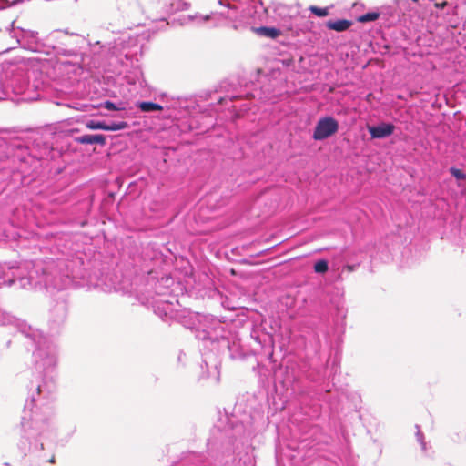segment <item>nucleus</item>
Here are the masks:
<instances>
[{"mask_svg":"<svg viewBox=\"0 0 466 466\" xmlns=\"http://www.w3.org/2000/svg\"><path fill=\"white\" fill-rule=\"evenodd\" d=\"M339 130V122L331 116L319 118L315 126L312 137L316 141L327 139Z\"/></svg>","mask_w":466,"mask_h":466,"instance_id":"1a4fd4ad","label":"nucleus"},{"mask_svg":"<svg viewBox=\"0 0 466 466\" xmlns=\"http://www.w3.org/2000/svg\"><path fill=\"white\" fill-rule=\"evenodd\" d=\"M411 1L414 2V3L418 2V0H411Z\"/></svg>","mask_w":466,"mask_h":466,"instance_id":"f704fd0d","label":"nucleus"},{"mask_svg":"<svg viewBox=\"0 0 466 466\" xmlns=\"http://www.w3.org/2000/svg\"><path fill=\"white\" fill-rule=\"evenodd\" d=\"M178 466H212L208 461L203 459L200 454H189L183 459Z\"/></svg>","mask_w":466,"mask_h":466,"instance_id":"4468645a","label":"nucleus"},{"mask_svg":"<svg viewBox=\"0 0 466 466\" xmlns=\"http://www.w3.org/2000/svg\"><path fill=\"white\" fill-rule=\"evenodd\" d=\"M104 108L107 109V110H120V108L118 106H116V105L112 102V101H106L104 103Z\"/></svg>","mask_w":466,"mask_h":466,"instance_id":"c85d7f7f","label":"nucleus"},{"mask_svg":"<svg viewBox=\"0 0 466 466\" xmlns=\"http://www.w3.org/2000/svg\"><path fill=\"white\" fill-rule=\"evenodd\" d=\"M128 127V124L126 121H112L106 123L105 131H119Z\"/></svg>","mask_w":466,"mask_h":466,"instance_id":"412c9836","label":"nucleus"},{"mask_svg":"<svg viewBox=\"0 0 466 466\" xmlns=\"http://www.w3.org/2000/svg\"><path fill=\"white\" fill-rule=\"evenodd\" d=\"M174 320L179 322L187 329H203V332L207 334L203 339H214L212 332L209 329L215 330L216 327L220 328L219 321L213 316L200 315L186 308L179 309Z\"/></svg>","mask_w":466,"mask_h":466,"instance_id":"20e7f679","label":"nucleus"},{"mask_svg":"<svg viewBox=\"0 0 466 466\" xmlns=\"http://www.w3.org/2000/svg\"><path fill=\"white\" fill-rule=\"evenodd\" d=\"M21 1H22V0H15V1H14V3H13V5H15V4H17V3H20Z\"/></svg>","mask_w":466,"mask_h":466,"instance_id":"473e14b6","label":"nucleus"},{"mask_svg":"<svg viewBox=\"0 0 466 466\" xmlns=\"http://www.w3.org/2000/svg\"><path fill=\"white\" fill-rule=\"evenodd\" d=\"M449 172L452 177H454L458 181H465L466 180V173L459 169L455 167H451Z\"/></svg>","mask_w":466,"mask_h":466,"instance_id":"b1692460","label":"nucleus"},{"mask_svg":"<svg viewBox=\"0 0 466 466\" xmlns=\"http://www.w3.org/2000/svg\"><path fill=\"white\" fill-rule=\"evenodd\" d=\"M136 107L143 113H152L163 110V106L161 105L151 101H138L136 103Z\"/></svg>","mask_w":466,"mask_h":466,"instance_id":"dca6fc26","label":"nucleus"},{"mask_svg":"<svg viewBox=\"0 0 466 466\" xmlns=\"http://www.w3.org/2000/svg\"><path fill=\"white\" fill-rule=\"evenodd\" d=\"M329 270V262L326 259H319L314 264V271L319 274H325Z\"/></svg>","mask_w":466,"mask_h":466,"instance_id":"5701e85b","label":"nucleus"},{"mask_svg":"<svg viewBox=\"0 0 466 466\" xmlns=\"http://www.w3.org/2000/svg\"><path fill=\"white\" fill-rule=\"evenodd\" d=\"M195 18L196 19H199L200 23H205V22L208 21L211 18V15H199V16H192V15L187 16V19L188 21H193Z\"/></svg>","mask_w":466,"mask_h":466,"instance_id":"cd10ccee","label":"nucleus"},{"mask_svg":"<svg viewBox=\"0 0 466 466\" xmlns=\"http://www.w3.org/2000/svg\"><path fill=\"white\" fill-rule=\"evenodd\" d=\"M309 9L312 14H314L318 17H324L329 15V9L327 7L322 8V7L311 5V6H309Z\"/></svg>","mask_w":466,"mask_h":466,"instance_id":"393cba45","label":"nucleus"},{"mask_svg":"<svg viewBox=\"0 0 466 466\" xmlns=\"http://www.w3.org/2000/svg\"><path fill=\"white\" fill-rule=\"evenodd\" d=\"M391 15V12L387 9V13L384 12H368L358 17V21L360 23H368V22H373L376 21L378 18L380 17L381 15Z\"/></svg>","mask_w":466,"mask_h":466,"instance_id":"a211bd4d","label":"nucleus"},{"mask_svg":"<svg viewBox=\"0 0 466 466\" xmlns=\"http://www.w3.org/2000/svg\"><path fill=\"white\" fill-rule=\"evenodd\" d=\"M68 313V303L65 298H59L51 307L48 324L51 330L59 329L66 322Z\"/></svg>","mask_w":466,"mask_h":466,"instance_id":"0eeeda50","label":"nucleus"},{"mask_svg":"<svg viewBox=\"0 0 466 466\" xmlns=\"http://www.w3.org/2000/svg\"><path fill=\"white\" fill-rule=\"evenodd\" d=\"M351 25L352 22L348 19L329 20L326 22L327 28L339 33L347 31Z\"/></svg>","mask_w":466,"mask_h":466,"instance_id":"2eb2a0df","label":"nucleus"},{"mask_svg":"<svg viewBox=\"0 0 466 466\" xmlns=\"http://www.w3.org/2000/svg\"><path fill=\"white\" fill-rule=\"evenodd\" d=\"M254 32L272 39L277 38L280 35L279 29L268 26L257 27Z\"/></svg>","mask_w":466,"mask_h":466,"instance_id":"f3484780","label":"nucleus"},{"mask_svg":"<svg viewBox=\"0 0 466 466\" xmlns=\"http://www.w3.org/2000/svg\"><path fill=\"white\" fill-rule=\"evenodd\" d=\"M254 97H255V96L250 92H247L245 94L240 93V94H237V95L227 94L224 96H220L218 98V105H222V106H227V108L229 111H231L237 116H238V115L240 113L248 111L249 109V107L247 104H240L239 106H238L236 104H233V103L238 102V101H244V100L245 101L251 100Z\"/></svg>","mask_w":466,"mask_h":466,"instance_id":"6e6552de","label":"nucleus"},{"mask_svg":"<svg viewBox=\"0 0 466 466\" xmlns=\"http://www.w3.org/2000/svg\"><path fill=\"white\" fill-rule=\"evenodd\" d=\"M147 303L151 304L154 313L166 322L174 320L181 308L174 296H169V299L163 296L154 297L151 301L147 300Z\"/></svg>","mask_w":466,"mask_h":466,"instance_id":"423d86ee","label":"nucleus"},{"mask_svg":"<svg viewBox=\"0 0 466 466\" xmlns=\"http://www.w3.org/2000/svg\"><path fill=\"white\" fill-rule=\"evenodd\" d=\"M17 44H21L24 48L35 51L37 49V32L21 29V35L15 36Z\"/></svg>","mask_w":466,"mask_h":466,"instance_id":"9b49d317","label":"nucleus"},{"mask_svg":"<svg viewBox=\"0 0 466 466\" xmlns=\"http://www.w3.org/2000/svg\"><path fill=\"white\" fill-rule=\"evenodd\" d=\"M71 264L63 258L0 264V288L15 286L19 289L63 290L71 287L75 279L83 277L70 268ZM0 325L15 328L25 339V348L32 350L35 374L27 385L28 396L21 424L23 428L28 426L42 435L50 428L54 416L51 402L56 390L54 374L57 363L56 345L39 329L1 309Z\"/></svg>","mask_w":466,"mask_h":466,"instance_id":"f257e3e1","label":"nucleus"},{"mask_svg":"<svg viewBox=\"0 0 466 466\" xmlns=\"http://www.w3.org/2000/svg\"><path fill=\"white\" fill-rule=\"evenodd\" d=\"M222 329V327H221V326H220V328L216 327V328H215V330H214V329H213V330H212V329H210V330H211V332H212V333H215L218 329ZM198 330L203 331V329H199ZM202 333H203V336H202V337H200V334H198V337H199L201 339H203V337H204L205 335H207V334H206V333H204V332H202ZM212 336L214 337V339H208L209 340L214 341V340H216V339H217V340H218V344H219L221 347H226L228 350H230V343H229V340H228V338H226V337H224V336H221V338H220V339H218V336H217V335L215 336L214 334H212Z\"/></svg>","mask_w":466,"mask_h":466,"instance_id":"aec40b11","label":"nucleus"},{"mask_svg":"<svg viewBox=\"0 0 466 466\" xmlns=\"http://www.w3.org/2000/svg\"><path fill=\"white\" fill-rule=\"evenodd\" d=\"M448 5L447 1H443L441 3H436L435 6L439 9H443Z\"/></svg>","mask_w":466,"mask_h":466,"instance_id":"c756f323","label":"nucleus"},{"mask_svg":"<svg viewBox=\"0 0 466 466\" xmlns=\"http://www.w3.org/2000/svg\"><path fill=\"white\" fill-rule=\"evenodd\" d=\"M0 74V101L13 100L17 95H24L23 100L34 99L25 95L30 85L25 70L22 67L8 66Z\"/></svg>","mask_w":466,"mask_h":466,"instance_id":"7ed1b4c3","label":"nucleus"},{"mask_svg":"<svg viewBox=\"0 0 466 466\" xmlns=\"http://www.w3.org/2000/svg\"><path fill=\"white\" fill-rule=\"evenodd\" d=\"M138 47H131L123 40L115 41L110 48V59L116 60L123 67L134 66L135 62H138Z\"/></svg>","mask_w":466,"mask_h":466,"instance_id":"39448f33","label":"nucleus"},{"mask_svg":"<svg viewBox=\"0 0 466 466\" xmlns=\"http://www.w3.org/2000/svg\"><path fill=\"white\" fill-rule=\"evenodd\" d=\"M106 121L89 119L86 122V127L91 130H105Z\"/></svg>","mask_w":466,"mask_h":466,"instance_id":"4be33fe9","label":"nucleus"},{"mask_svg":"<svg viewBox=\"0 0 466 466\" xmlns=\"http://www.w3.org/2000/svg\"><path fill=\"white\" fill-rule=\"evenodd\" d=\"M141 76H142V72L140 71V69L136 68V70L134 72V76L131 77L129 76H127V79L129 84H136L137 81H138Z\"/></svg>","mask_w":466,"mask_h":466,"instance_id":"bb28decb","label":"nucleus"},{"mask_svg":"<svg viewBox=\"0 0 466 466\" xmlns=\"http://www.w3.org/2000/svg\"><path fill=\"white\" fill-rule=\"evenodd\" d=\"M407 1L406 0H396V3L398 4L399 6H401L402 5H404Z\"/></svg>","mask_w":466,"mask_h":466,"instance_id":"7c9ffc66","label":"nucleus"},{"mask_svg":"<svg viewBox=\"0 0 466 466\" xmlns=\"http://www.w3.org/2000/svg\"><path fill=\"white\" fill-rule=\"evenodd\" d=\"M189 7V4L184 0H170L169 5L167 8V12H177L187 10Z\"/></svg>","mask_w":466,"mask_h":466,"instance_id":"6ab92c4d","label":"nucleus"},{"mask_svg":"<svg viewBox=\"0 0 466 466\" xmlns=\"http://www.w3.org/2000/svg\"><path fill=\"white\" fill-rule=\"evenodd\" d=\"M14 25H15V22H12L11 24V27L14 28ZM13 31V29H11V32Z\"/></svg>","mask_w":466,"mask_h":466,"instance_id":"72a5a7b5","label":"nucleus"},{"mask_svg":"<svg viewBox=\"0 0 466 466\" xmlns=\"http://www.w3.org/2000/svg\"><path fill=\"white\" fill-rule=\"evenodd\" d=\"M174 109H180L181 110V116H192L196 110V108L198 106L196 102L192 99H182L178 98L174 104L172 105ZM175 118L180 117V116H177V114L174 116Z\"/></svg>","mask_w":466,"mask_h":466,"instance_id":"f8f14e48","label":"nucleus"},{"mask_svg":"<svg viewBox=\"0 0 466 466\" xmlns=\"http://www.w3.org/2000/svg\"><path fill=\"white\" fill-rule=\"evenodd\" d=\"M218 4L228 8L220 15L233 23L235 30L250 28L254 32L256 25L263 23L268 16V10L261 0H248V5L239 16L237 15V7L230 5L229 0H218Z\"/></svg>","mask_w":466,"mask_h":466,"instance_id":"f03ea898","label":"nucleus"},{"mask_svg":"<svg viewBox=\"0 0 466 466\" xmlns=\"http://www.w3.org/2000/svg\"><path fill=\"white\" fill-rule=\"evenodd\" d=\"M416 428H417V432H416L417 441L420 444L421 450L424 452H426V442L424 441V435L421 432V431L420 430V427L418 425L416 426Z\"/></svg>","mask_w":466,"mask_h":466,"instance_id":"a878e982","label":"nucleus"},{"mask_svg":"<svg viewBox=\"0 0 466 466\" xmlns=\"http://www.w3.org/2000/svg\"><path fill=\"white\" fill-rule=\"evenodd\" d=\"M347 268L349 271H353L355 269V266L354 265H349L347 266Z\"/></svg>","mask_w":466,"mask_h":466,"instance_id":"2f4dec72","label":"nucleus"},{"mask_svg":"<svg viewBox=\"0 0 466 466\" xmlns=\"http://www.w3.org/2000/svg\"><path fill=\"white\" fill-rule=\"evenodd\" d=\"M395 130V126L390 122H382L376 126H368V131L372 138L383 139L390 137Z\"/></svg>","mask_w":466,"mask_h":466,"instance_id":"9d476101","label":"nucleus"},{"mask_svg":"<svg viewBox=\"0 0 466 466\" xmlns=\"http://www.w3.org/2000/svg\"><path fill=\"white\" fill-rule=\"evenodd\" d=\"M76 142L82 145H93L98 144L100 146H105L106 143V137L102 134H86L76 137L75 138Z\"/></svg>","mask_w":466,"mask_h":466,"instance_id":"ddd939ff","label":"nucleus"}]
</instances>
